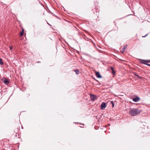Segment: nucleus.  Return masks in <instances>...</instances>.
Here are the masks:
<instances>
[{
	"instance_id": "obj_12",
	"label": "nucleus",
	"mask_w": 150,
	"mask_h": 150,
	"mask_svg": "<svg viewBox=\"0 0 150 150\" xmlns=\"http://www.w3.org/2000/svg\"><path fill=\"white\" fill-rule=\"evenodd\" d=\"M0 64H3V63L2 62V60L1 59H0Z\"/></svg>"
},
{
	"instance_id": "obj_5",
	"label": "nucleus",
	"mask_w": 150,
	"mask_h": 150,
	"mask_svg": "<svg viewBox=\"0 0 150 150\" xmlns=\"http://www.w3.org/2000/svg\"><path fill=\"white\" fill-rule=\"evenodd\" d=\"M140 100V98L138 97H137L135 98H134L132 99V100L134 102H137L139 101Z\"/></svg>"
},
{
	"instance_id": "obj_7",
	"label": "nucleus",
	"mask_w": 150,
	"mask_h": 150,
	"mask_svg": "<svg viewBox=\"0 0 150 150\" xmlns=\"http://www.w3.org/2000/svg\"><path fill=\"white\" fill-rule=\"evenodd\" d=\"M127 46V45H126L121 50V52L122 53H123L125 51V49H126Z\"/></svg>"
},
{
	"instance_id": "obj_2",
	"label": "nucleus",
	"mask_w": 150,
	"mask_h": 150,
	"mask_svg": "<svg viewBox=\"0 0 150 150\" xmlns=\"http://www.w3.org/2000/svg\"><path fill=\"white\" fill-rule=\"evenodd\" d=\"M106 107V104L105 103H104V102H103L101 105V106H100V108H101V109L102 110H104L105 109V108Z\"/></svg>"
},
{
	"instance_id": "obj_15",
	"label": "nucleus",
	"mask_w": 150,
	"mask_h": 150,
	"mask_svg": "<svg viewBox=\"0 0 150 150\" xmlns=\"http://www.w3.org/2000/svg\"><path fill=\"white\" fill-rule=\"evenodd\" d=\"M18 131V129H15L14 130V132H17Z\"/></svg>"
},
{
	"instance_id": "obj_14",
	"label": "nucleus",
	"mask_w": 150,
	"mask_h": 150,
	"mask_svg": "<svg viewBox=\"0 0 150 150\" xmlns=\"http://www.w3.org/2000/svg\"><path fill=\"white\" fill-rule=\"evenodd\" d=\"M134 75L135 76H137L138 78H140V76L138 75L137 74H136V73H134Z\"/></svg>"
},
{
	"instance_id": "obj_13",
	"label": "nucleus",
	"mask_w": 150,
	"mask_h": 150,
	"mask_svg": "<svg viewBox=\"0 0 150 150\" xmlns=\"http://www.w3.org/2000/svg\"><path fill=\"white\" fill-rule=\"evenodd\" d=\"M112 74H113V75H114L115 74V71H114V69L113 70H112Z\"/></svg>"
},
{
	"instance_id": "obj_17",
	"label": "nucleus",
	"mask_w": 150,
	"mask_h": 150,
	"mask_svg": "<svg viewBox=\"0 0 150 150\" xmlns=\"http://www.w3.org/2000/svg\"><path fill=\"white\" fill-rule=\"evenodd\" d=\"M148 35V34H147L145 36H142V37H146V36Z\"/></svg>"
},
{
	"instance_id": "obj_11",
	"label": "nucleus",
	"mask_w": 150,
	"mask_h": 150,
	"mask_svg": "<svg viewBox=\"0 0 150 150\" xmlns=\"http://www.w3.org/2000/svg\"><path fill=\"white\" fill-rule=\"evenodd\" d=\"M110 103H111L112 105V107H114V103H113V101H110Z\"/></svg>"
},
{
	"instance_id": "obj_9",
	"label": "nucleus",
	"mask_w": 150,
	"mask_h": 150,
	"mask_svg": "<svg viewBox=\"0 0 150 150\" xmlns=\"http://www.w3.org/2000/svg\"><path fill=\"white\" fill-rule=\"evenodd\" d=\"M24 31V30L23 28H22V31L20 33V35L21 36H22L23 35Z\"/></svg>"
},
{
	"instance_id": "obj_4",
	"label": "nucleus",
	"mask_w": 150,
	"mask_h": 150,
	"mask_svg": "<svg viewBox=\"0 0 150 150\" xmlns=\"http://www.w3.org/2000/svg\"><path fill=\"white\" fill-rule=\"evenodd\" d=\"M96 97V96L95 95L91 94L90 95V98L92 101H94L95 100Z\"/></svg>"
},
{
	"instance_id": "obj_21",
	"label": "nucleus",
	"mask_w": 150,
	"mask_h": 150,
	"mask_svg": "<svg viewBox=\"0 0 150 150\" xmlns=\"http://www.w3.org/2000/svg\"><path fill=\"white\" fill-rule=\"evenodd\" d=\"M17 134V133L16 132V134Z\"/></svg>"
},
{
	"instance_id": "obj_6",
	"label": "nucleus",
	"mask_w": 150,
	"mask_h": 150,
	"mask_svg": "<svg viewBox=\"0 0 150 150\" xmlns=\"http://www.w3.org/2000/svg\"><path fill=\"white\" fill-rule=\"evenodd\" d=\"M96 75L98 78H101L102 76H101L100 74V73L98 71H96Z\"/></svg>"
},
{
	"instance_id": "obj_1",
	"label": "nucleus",
	"mask_w": 150,
	"mask_h": 150,
	"mask_svg": "<svg viewBox=\"0 0 150 150\" xmlns=\"http://www.w3.org/2000/svg\"><path fill=\"white\" fill-rule=\"evenodd\" d=\"M141 112L140 110L137 108H133L129 111V114L132 116H135L139 114Z\"/></svg>"
},
{
	"instance_id": "obj_8",
	"label": "nucleus",
	"mask_w": 150,
	"mask_h": 150,
	"mask_svg": "<svg viewBox=\"0 0 150 150\" xmlns=\"http://www.w3.org/2000/svg\"><path fill=\"white\" fill-rule=\"evenodd\" d=\"M4 79L5 80L3 81V82L6 85H7L9 83V81H8L6 78H5Z\"/></svg>"
},
{
	"instance_id": "obj_18",
	"label": "nucleus",
	"mask_w": 150,
	"mask_h": 150,
	"mask_svg": "<svg viewBox=\"0 0 150 150\" xmlns=\"http://www.w3.org/2000/svg\"><path fill=\"white\" fill-rule=\"evenodd\" d=\"M9 47H10V49L11 50L12 49V47L11 46H10Z\"/></svg>"
},
{
	"instance_id": "obj_19",
	"label": "nucleus",
	"mask_w": 150,
	"mask_h": 150,
	"mask_svg": "<svg viewBox=\"0 0 150 150\" xmlns=\"http://www.w3.org/2000/svg\"><path fill=\"white\" fill-rule=\"evenodd\" d=\"M146 65L150 67V64H146Z\"/></svg>"
},
{
	"instance_id": "obj_20",
	"label": "nucleus",
	"mask_w": 150,
	"mask_h": 150,
	"mask_svg": "<svg viewBox=\"0 0 150 150\" xmlns=\"http://www.w3.org/2000/svg\"><path fill=\"white\" fill-rule=\"evenodd\" d=\"M40 61H38L37 62V63H40Z\"/></svg>"
},
{
	"instance_id": "obj_16",
	"label": "nucleus",
	"mask_w": 150,
	"mask_h": 150,
	"mask_svg": "<svg viewBox=\"0 0 150 150\" xmlns=\"http://www.w3.org/2000/svg\"><path fill=\"white\" fill-rule=\"evenodd\" d=\"M110 69H111V70H113L114 69V68L112 67H110Z\"/></svg>"
},
{
	"instance_id": "obj_10",
	"label": "nucleus",
	"mask_w": 150,
	"mask_h": 150,
	"mask_svg": "<svg viewBox=\"0 0 150 150\" xmlns=\"http://www.w3.org/2000/svg\"><path fill=\"white\" fill-rule=\"evenodd\" d=\"M74 71L75 72L76 74L77 75L79 73V71L77 69L74 70Z\"/></svg>"
},
{
	"instance_id": "obj_3",
	"label": "nucleus",
	"mask_w": 150,
	"mask_h": 150,
	"mask_svg": "<svg viewBox=\"0 0 150 150\" xmlns=\"http://www.w3.org/2000/svg\"><path fill=\"white\" fill-rule=\"evenodd\" d=\"M142 63L143 64H145L146 65V64H148L147 63H149L150 62V60H142Z\"/></svg>"
}]
</instances>
